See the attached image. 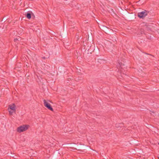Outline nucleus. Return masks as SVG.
<instances>
[{"mask_svg": "<svg viewBox=\"0 0 159 159\" xmlns=\"http://www.w3.org/2000/svg\"><path fill=\"white\" fill-rule=\"evenodd\" d=\"M26 17L29 19H30L31 18L30 14L28 13L26 15Z\"/></svg>", "mask_w": 159, "mask_h": 159, "instance_id": "39448f33", "label": "nucleus"}, {"mask_svg": "<svg viewBox=\"0 0 159 159\" xmlns=\"http://www.w3.org/2000/svg\"><path fill=\"white\" fill-rule=\"evenodd\" d=\"M158 144L159 145V143H158Z\"/></svg>", "mask_w": 159, "mask_h": 159, "instance_id": "423d86ee", "label": "nucleus"}, {"mask_svg": "<svg viewBox=\"0 0 159 159\" xmlns=\"http://www.w3.org/2000/svg\"><path fill=\"white\" fill-rule=\"evenodd\" d=\"M148 11L145 10L141 12H139L138 14V16L140 18H143L148 14Z\"/></svg>", "mask_w": 159, "mask_h": 159, "instance_id": "20e7f679", "label": "nucleus"}, {"mask_svg": "<svg viewBox=\"0 0 159 159\" xmlns=\"http://www.w3.org/2000/svg\"><path fill=\"white\" fill-rule=\"evenodd\" d=\"M29 127L30 126L29 125H23L18 127L17 129V131L19 133L22 132L27 130Z\"/></svg>", "mask_w": 159, "mask_h": 159, "instance_id": "7ed1b4c3", "label": "nucleus"}, {"mask_svg": "<svg viewBox=\"0 0 159 159\" xmlns=\"http://www.w3.org/2000/svg\"><path fill=\"white\" fill-rule=\"evenodd\" d=\"M43 102L44 106L48 110L52 111H54L53 108L50 103V102L52 103V101L49 100L44 99L43 100Z\"/></svg>", "mask_w": 159, "mask_h": 159, "instance_id": "f257e3e1", "label": "nucleus"}, {"mask_svg": "<svg viewBox=\"0 0 159 159\" xmlns=\"http://www.w3.org/2000/svg\"><path fill=\"white\" fill-rule=\"evenodd\" d=\"M8 111L10 115H12L13 113H16V106L14 103L9 105Z\"/></svg>", "mask_w": 159, "mask_h": 159, "instance_id": "f03ea898", "label": "nucleus"}]
</instances>
